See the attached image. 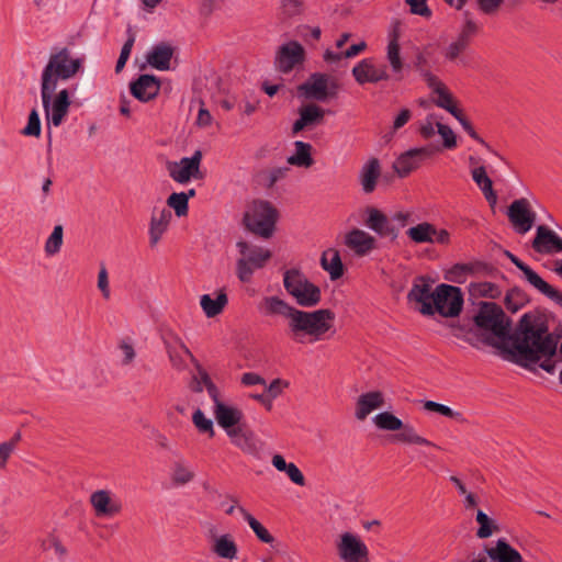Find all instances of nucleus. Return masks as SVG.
I'll use <instances>...</instances> for the list:
<instances>
[{"instance_id": "nucleus-1", "label": "nucleus", "mask_w": 562, "mask_h": 562, "mask_svg": "<svg viewBox=\"0 0 562 562\" xmlns=\"http://www.w3.org/2000/svg\"><path fill=\"white\" fill-rule=\"evenodd\" d=\"M510 340L509 353L516 363L527 368L543 359L540 368L550 374L554 372L551 358L557 353L560 336L549 333L542 316L525 314Z\"/></svg>"}, {"instance_id": "nucleus-2", "label": "nucleus", "mask_w": 562, "mask_h": 562, "mask_svg": "<svg viewBox=\"0 0 562 562\" xmlns=\"http://www.w3.org/2000/svg\"><path fill=\"white\" fill-rule=\"evenodd\" d=\"M257 308L266 317L286 318L290 337L300 344H313L324 339L333 328L335 319L330 310L301 311L278 295L263 296Z\"/></svg>"}, {"instance_id": "nucleus-3", "label": "nucleus", "mask_w": 562, "mask_h": 562, "mask_svg": "<svg viewBox=\"0 0 562 562\" xmlns=\"http://www.w3.org/2000/svg\"><path fill=\"white\" fill-rule=\"evenodd\" d=\"M509 325L501 306L493 302H483L474 316V326L469 329L452 326V334L475 347L480 344L498 346L508 338Z\"/></svg>"}, {"instance_id": "nucleus-4", "label": "nucleus", "mask_w": 562, "mask_h": 562, "mask_svg": "<svg viewBox=\"0 0 562 562\" xmlns=\"http://www.w3.org/2000/svg\"><path fill=\"white\" fill-rule=\"evenodd\" d=\"M81 58H74L67 48L49 56L42 72L41 86L57 88L58 80H68L76 76L82 66Z\"/></svg>"}, {"instance_id": "nucleus-5", "label": "nucleus", "mask_w": 562, "mask_h": 562, "mask_svg": "<svg viewBox=\"0 0 562 562\" xmlns=\"http://www.w3.org/2000/svg\"><path fill=\"white\" fill-rule=\"evenodd\" d=\"M283 286L295 302L304 307H312L321 301V290L297 269H289L283 273Z\"/></svg>"}, {"instance_id": "nucleus-6", "label": "nucleus", "mask_w": 562, "mask_h": 562, "mask_svg": "<svg viewBox=\"0 0 562 562\" xmlns=\"http://www.w3.org/2000/svg\"><path fill=\"white\" fill-rule=\"evenodd\" d=\"M239 258L236 261V274L241 282H249L257 269L265 267L271 258L268 248L239 240L236 244Z\"/></svg>"}, {"instance_id": "nucleus-7", "label": "nucleus", "mask_w": 562, "mask_h": 562, "mask_svg": "<svg viewBox=\"0 0 562 562\" xmlns=\"http://www.w3.org/2000/svg\"><path fill=\"white\" fill-rule=\"evenodd\" d=\"M160 338L162 340L166 353L168 356L171 367L178 371L187 369V360L189 359L200 372L204 370L200 362L192 355L188 346L182 340L181 336L171 327L165 326L161 328Z\"/></svg>"}, {"instance_id": "nucleus-8", "label": "nucleus", "mask_w": 562, "mask_h": 562, "mask_svg": "<svg viewBox=\"0 0 562 562\" xmlns=\"http://www.w3.org/2000/svg\"><path fill=\"white\" fill-rule=\"evenodd\" d=\"M203 381L206 383V391L213 401V415L217 424L225 430L226 435L232 429L238 428V424L243 419V412L236 406L228 405L221 401L220 391L212 382L209 373L205 370H200Z\"/></svg>"}, {"instance_id": "nucleus-9", "label": "nucleus", "mask_w": 562, "mask_h": 562, "mask_svg": "<svg viewBox=\"0 0 562 562\" xmlns=\"http://www.w3.org/2000/svg\"><path fill=\"white\" fill-rule=\"evenodd\" d=\"M278 211L267 201H255L245 214V223L254 234L269 238L272 236Z\"/></svg>"}, {"instance_id": "nucleus-10", "label": "nucleus", "mask_w": 562, "mask_h": 562, "mask_svg": "<svg viewBox=\"0 0 562 562\" xmlns=\"http://www.w3.org/2000/svg\"><path fill=\"white\" fill-rule=\"evenodd\" d=\"M55 87L41 86V98L45 112V119L48 126L58 127L64 122L70 108L69 92L67 89L60 90L55 97Z\"/></svg>"}, {"instance_id": "nucleus-11", "label": "nucleus", "mask_w": 562, "mask_h": 562, "mask_svg": "<svg viewBox=\"0 0 562 562\" xmlns=\"http://www.w3.org/2000/svg\"><path fill=\"white\" fill-rule=\"evenodd\" d=\"M205 539L210 552L217 559L225 562H233L238 559V544L235 537L229 532H221L214 524L206 525Z\"/></svg>"}, {"instance_id": "nucleus-12", "label": "nucleus", "mask_w": 562, "mask_h": 562, "mask_svg": "<svg viewBox=\"0 0 562 562\" xmlns=\"http://www.w3.org/2000/svg\"><path fill=\"white\" fill-rule=\"evenodd\" d=\"M338 82L335 78L321 72H315L302 85L299 86L297 90L301 95L306 99H313L316 101H326L330 98H335L338 92Z\"/></svg>"}, {"instance_id": "nucleus-13", "label": "nucleus", "mask_w": 562, "mask_h": 562, "mask_svg": "<svg viewBox=\"0 0 562 562\" xmlns=\"http://www.w3.org/2000/svg\"><path fill=\"white\" fill-rule=\"evenodd\" d=\"M461 290L449 284H439L435 290L432 306L443 317H456L462 310Z\"/></svg>"}, {"instance_id": "nucleus-14", "label": "nucleus", "mask_w": 562, "mask_h": 562, "mask_svg": "<svg viewBox=\"0 0 562 562\" xmlns=\"http://www.w3.org/2000/svg\"><path fill=\"white\" fill-rule=\"evenodd\" d=\"M401 36V24L400 22H395L387 33L385 46V60L391 71L390 75H392L395 80L402 79L405 68V59L400 44Z\"/></svg>"}, {"instance_id": "nucleus-15", "label": "nucleus", "mask_w": 562, "mask_h": 562, "mask_svg": "<svg viewBox=\"0 0 562 562\" xmlns=\"http://www.w3.org/2000/svg\"><path fill=\"white\" fill-rule=\"evenodd\" d=\"M201 150H195L191 157H183L179 161H169L167 164L168 173L173 181L180 184H186L192 179H201Z\"/></svg>"}, {"instance_id": "nucleus-16", "label": "nucleus", "mask_w": 562, "mask_h": 562, "mask_svg": "<svg viewBox=\"0 0 562 562\" xmlns=\"http://www.w3.org/2000/svg\"><path fill=\"white\" fill-rule=\"evenodd\" d=\"M338 557L342 562H369V549L359 536L344 532L337 542Z\"/></svg>"}, {"instance_id": "nucleus-17", "label": "nucleus", "mask_w": 562, "mask_h": 562, "mask_svg": "<svg viewBox=\"0 0 562 562\" xmlns=\"http://www.w3.org/2000/svg\"><path fill=\"white\" fill-rule=\"evenodd\" d=\"M507 215L516 232L521 235L532 228L537 216L531 209L530 202L525 198L513 201L508 207Z\"/></svg>"}, {"instance_id": "nucleus-18", "label": "nucleus", "mask_w": 562, "mask_h": 562, "mask_svg": "<svg viewBox=\"0 0 562 562\" xmlns=\"http://www.w3.org/2000/svg\"><path fill=\"white\" fill-rule=\"evenodd\" d=\"M507 257L510 261L524 273L525 280L537 289L540 293L548 296L557 304L562 306V292L558 291L553 286H551L548 282H546L536 271H533L529 266L522 262L515 255L507 252Z\"/></svg>"}, {"instance_id": "nucleus-19", "label": "nucleus", "mask_w": 562, "mask_h": 562, "mask_svg": "<svg viewBox=\"0 0 562 562\" xmlns=\"http://www.w3.org/2000/svg\"><path fill=\"white\" fill-rule=\"evenodd\" d=\"M432 281L425 277H418L414 280L413 286L408 292L409 302H415L419 305L418 311L423 315H434L435 307L432 306L435 291L431 290Z\"/></svg>"}, {"instance_id": "nucleus-20", "label": "nucleus", "mask_w": 562, "mask_h": 562, "mask_svg": "<svg viewBox=\"0 0 562 562\" xmlns=\"http://www.w3.org/2000/svg\"><path fill=\"white\" fill-rule=\"evenodd\" d=\"M305 59V49L296 41H290L281 45L276 55V67L279 71L288 74Z\"/></svg>"}, {"instance_id": "nucleus-21", "label": "nucleus", "mask_w": 562, "mask_h": 562, "mask_svg": "<svg viewBox=\"0 0 562 562\" xmlns=\"http://www.w3.org/2000/svg\"><path fill=\"white\" fill-rule=\"evenodd\" d=\"M171 218V211L166 206L155 205L151 209L148 223V244L150 248H156L161 241L169 229Z\"/></svg>"}, {"instance_id": "nucleus-22", "label": "nucleus", "mask_w": 562, "mask_h": 562, "mask_svg": "<svg viewBox=\"0 0 562 562\" xmlns=\"http://www.w3.org/2000/svg\"><path fill=\"white\" fill-rule=\"evenodd\" d=\"M352 76L359 85L376 83L391 78L386 66H376L372 58L360 60L352 68Z\"/></svg>"}, {"instance_id": "nucleus-23", "label": "nucleus", "mask_w": 562, "mask_h": 562, "mask_svg": "<svg viewBox=\"0 0 562 562\" xmlns=\"http://www.w3.org/2000/svg\"><path fill=\"white\" fill-rule=\"evenodd\" d=\"M90 503L98 517H113L122 510L121 502L108 490L93 492Z\"/></svg>"}, {"instance_id": "nucleus-24", "label": "nucleus", "mask_w": 562, "mask_h": 562, "mask_svg": "<svg viewBox=\"0 0 562 562\" xmlns=\"http://www.w3.org/2000/svg\"><path fill=\"white\" fill-rule=\"evenodd\" d=\"M432 153L430 147L409 149L395 160L393 168L400 177H405L416 169L424 159L430 157Z\"/></svg>"}, {"instance_id": "nucleus-25", "label": "nucleus", "mask_w": 562, "mask_h": 562, "mask_svg": "<svg viewBox=\"0 0 562 562\" xmlns=\"http://www.w3.org/2000/svg\"><path fill=\"white\" fill-rule=\"evenodd\" d=\"M532 248L539 254H561L562 238L544 225H539L532 240Z\"/></svg>"}, {"instance_id": "nucleus-26", "label": "nucleus", "mask_w": 562, "mask_h": 562, "mask_svg": "<svg viewBox=\"0 0 562 562\" xmlns=\"http://www.w3.org/2000/svg\"><path fill=\"white\" fill-rule=\"evenodd\" d=\"M366 225L380 237L395 239L398 236V228L392 224V221L375 207H368Z\"/></svg>"}, {"instance_id": "nucleus-27", "label": "nucleus", "mask_w": 562, "mask_h": 562, "mask_svg": "<svg viewBox=\"0 0 562 562\" xmlns=\"http://www.w3.org/2000/svg\"><path fill=\"white\" fill-rule=\"evenodd\" d=\"M132 95L140 102L153 100L160 90L158 79L153 75H140L130 85Z\"/></svg>"}, {"instance_id": "nucleus-28", "label": "nucleus", "mask_w": 562, "mask_h": 562, "mask_svg": "<svg viewBox=\"0 0 562 562\" xmlns=\"http://www.w3.org/2000/svg\"><path fill=\"white\" fill-rule=\"evenodd\" d=\"M324 116L325 111L321 106L314 103L302 105L299 109V119L292 126L293 134H297L305 128H312L322 124Z\"/></svg>"}, {"instance_id": "nucleus-29", "label": "nucleus", "mask_w": 562, "mask_h": 562, "mask_svg": "<svg viewBox=\"0 0 562 562\" xmlns=\"http://www.w3.org/2000/svg\"><path fill=\"white\" fill-rule=\"evenodd\" d=\"M345 244L356 255L366 256L375 248L376 240L369 233L355 228L346 235Z\"/></svg>"}, {"instance_id": "nucleus-30", "label": "nucleus", "mask_w": 562, "mask_h": 562, "mask_svg": "<svg viewBox=\"0 0 562 562\" xmlns=\"http://www.w3.org/2000/svg\"><path fill=\"white\" fill-rule=\"evenodd\" d=\"M484 551L493 562H524L522 555L505 538L497 539Z\"/></svg>"}, {"instance_id": "nucleus-31", "label": "nucleus", "mask_w": 562, "mask_h": 562, "mask_svg": "<svg viewBox=\"0 0 562 562\" xmlns=\"http://www.w3.org/2000/svg\"><path fill=\"white\" fill-rule=\"evenodd\" d=\"M233 445L246 453H257L260 446L256 435L250 430H245L241 427L228 431Z\"/></svg>"}, {"instance_id": "nucleus-32", "label": "nucleus", "mask_w": 562, "mask_h": 562, "mask_svg": "<svg viewBox=\"0 0 562 562\" xmlns=\"http://www.w3.org/2000/svg\"><path fill=\"white\" fill-rule=\"evenodd\" d=\"M383 395L381 392H368L359 396L357 401L356 417L359 420L367 418L373 411L383 406Z\"/></svg>"}, {"instance_id": "nucleus-33", "label": "nucleus", "mask_w": 562, "mask_h": 562, "mask_svg": "<svg viewBox=\"0 0 562 562\" xmlns=\"http://www.w3.org/2000/svg\"><path fill=\"white\" fill-rule=\"evenodd\" d=\"M228 303V297L225 290L215 292L213 297L211 294H203L200 297V305L206 317H215L223 312Z\"/></svg>"}, {"instance_id": "nucleus-34", "label": "nucleus", "mask_w": 562, "mask_h": 562, "mask_svg": "<svg viewBox=\"0 0 562 562\" xmlns=\"http://www.w3.org/2000/svg\"><path fill=\"white\" fill-rule=\"evenodd\" d=\"M427 87L432 91V93L437 95V98L434 100L437 106L448 111L454 117L460 113V110L456 106L453 95L439 78L436 79L435 86Z\"/></svg>"}, {"instance_id": "nucleus-35", "label": "nucleus", "mask_w": 562, "mask_h": 562, "mask_svg": "<svg viewBox=\"0 0 562 562\" xmlns=\"http://www.w3.org/2000/svg\"><path fill=\"white\" fill-rule=\"evenodd\" d=\"M471 176L476 186L481 189L484 198L491 205L497 202V195L493 190V182L486 173L484 166H476L471 169Z\"/></svg>"}, {"instance_id": "nucleus-36", "label": "nucleus", "mask_w": 562, "mask_h": 562, "mask_svg": "<svg viewBox=\"0 0 562 562\" xmlns=\"http://www.w3.org/2000/svg\"><path fill=\"white\" fill-rule=\"evenodd\" d=\"M171 57V47L165 44H160L153 47L151 50L147 54V63L158 70H168L170 67Z\"/></svg>"}, {"instance_id": "nucleus-37", "label": "nucleus", "mask_w": 562, "mask_h": 562, "mask_svg": "<svg viewBox=\"0 0 562 562\" xmlns=\"http://www.w3.org/2000/svg\"><path fill=\"white\" fill-rule=\"evenodd\" d=\"M321 265L329 273L331 280H337L342 276L344 266L338 250L334 248L325 250L321 258Z\"/></svg>"}, {"instance_id": "nucleus-38", "label": "nucleus", "mask_w": 562, "mask_h": 562, "mask_svg": "<svg viewBox=\"0 0 562 562\" xmlns=\"http://www.w3.org/2000/svg\"><path fill=\"white\" fill-rule=\"evenodd\" d=\"M380 162L376 158H371L361 169L360 181L362 190L366 193H371L376 186L380 177Z\"/></svg>"}, {"instance_id": "nucleus-39", "label": "nucleus", "mask_w": 562, "mask_h": 562, "mask_svg": "<svg viewBox=\"0 0 562 562\" xmlns=\"http://www.w3.org/2000/svg\"><path fill=\"white\" fill-rule=\"evenodd\" d=\"M295 153L288 157L289 165L308 168L313 165L312 146L308 143L296 140L294 143Z\"/></svg>"}, {"instance_id": "nucleus-40", "label": "nucleus", "mask_w": 562, "mask_h": 562, "mask_svg": "<svg viewBox=\"0 0 562 562\" xmlns=\"http://www.w3.org/2000/svg\"><path fill=\"white\" fill-rule=\"evenodd\" d=\"M238 514L249 525L256 537L263 543L272 544L274 538L268 531V529L258 521L245 507H238Z\"/></svg>"}, {"instance_id": "nucleus-41", "label": "nucleus", "mask_w": 562, "mask_h": 562, "mask_svg": "<svg viewBox=\"0 0 562 562\" xmlns=\"http://www.w3.org/2000/svg\"><path fill=\"white\" fill-rule=\"evenodd\" d=\"M406 235L416 244H434L435 225L423 222L407 229Z\"/></svg>"}, {"instance_id": "nucleus-42", "label": "nucleus", "mask_w": 562, "mask_h": 562, "mask_svg": "<svg viewBox=\"0 0 562 562\" xmlns=\"http://www.w3.org/2000/svg\"><path fill=\"white\" fill-rule=\"evenodd\" d=\"M194 477V472L188 461L179 458L173 461L171 465V480L176 485H184L191 482Z\"/></svg>"}, {"instance_id": "nucleus-43", "label": "nucleus", "mask_w": 562, "mask_h": 562, "mask_svg": "<svg viewBox=\"0 0 562 562\" xmlns=\"http://www.w3.org/2000/svg\"><path fill=\"white\" fill-rule=\"evenodd\" d=\"M475 521L479 525L476 530V537L479 539H487L494 533L498 532L501 529L497 521L485 514L483 510L476 512Z\"/></svg>"}, {"instance_id": "nucleus-44", "label": "nucleus", "mask_w": 562, "mask_h": 562, "mask_svg": "<svg viewBox=\"0 0 562 562\" xmlns=\"http://www.w3.org/2000/svg\"><path fill=\"white\" fill-rule=\"evenodd\" d=\"M414 68L427 86H435L438 77L428 68V56L425 52L415 55Z\"/></svg>"}, {"instance_id": "nucleus-45", "label": "nucleus", "mask_w": 562, "mask_h": 562, "mask_svg": "<svg viewBox=\"0 0 562 562\" xmlns=\"http://www.w3.org/2000/svg\"><path fill=\"white\" fill-rule=\"evenodd\" d=\"M402 430L400 434L395 436V440L408 445H420V446H428V447H435V445L429 441L428 439L419 436L415 428L411 425H404L400 429Z\"/></svg>"}, {"instance_id": "nucleus-46", "label": "nucleus", "mask_w": 562, "mask_h": 562, "mask_svg": "<svg viewBox=\"0 0 562 562\" xmlns=\"http://www.w3.org/2000/svg\"><path fill=\"white\" fill-rule=\"evenodd\" d=\"M469 290L473 296L497 299L502 294L501 289L492 282H472Z\"/></svg>"}, {"instance_id": "nucleus-47", "label": "nucleus", "mask_w": 562, "mask_h": 562, "mask_svg": "<svg viewBox=\"0 0 562 562\" xmlns=\"http://www.w3.org/2000/svg\"><path fill=\"white\" fill-rule=\"evenodd\" d=\"M374 425L382 430H400L403 422L390 412H383L373 417Z\"/></svg>"}, {"instance_id": "nucleus-48", "label": "nucleus", "mask_w": 562, "mask_h": 562, "mask_svg": "<svg viewBox=\"0 0 562 562\" xmlns=\"http://www.w3.org/2000/svg\"><path fill=\"white\" fill-rule=\"evenodd\" d=\"M167 209H172L178 217L186 216L189 210L188 195L184 192L171 193L167 199Z\"/></svg>"}, {"instance_id": "nucleus-49", "label": "nucleus", "mask_w": 562, "mask_h": 562, "mask_svg": "<svg viewBox=\"0 0 562 562\" xmlns=\"http://www.w3.org/2000/svg\"><path fill=\"white\" fill-rule=\"evenodd\" d=\"M441 123V117L436 113H429L419 123V133L423 138L430 139L437 133V128Z\"/></svg>"}, {"instance_id": "nucleus-50", "label": "nucleus", "mask_w": 562, "mask_h": 562, "mask_svg": "<svg viewBox=\"0 0 562 562\" xmlns=\"http://www.w3.org/2000/svg\"><path fill=\"white\" fill-rule=\"evenodd\" d=\"M64 228L61 225H56L45 243V252L47 256L58 254L63 246Z\"/></svg>"}, {"instance_id": "nucleus-51", "label": "nucleus", "mask_w": 562, "mask_h": 562, "mask_svg": "<svg viewBox=\"0 0 562 562\" xmlns=\"http://www.w3.org/2000/svg\"><path fill=\"white\" fill-rule=\"evenodd\" d=\"M424 408L427 412H435L446 417L456 419L458 422H464L463 415L460 412H456L451 409L449 406L434 401H426L424 403Z\"/></svg>"}, {"instance_id": "nucleus-52", "label": "nucleus", "mask_w": 562, "mask_h": 562, "mask_svg": "<svg viewBox=\"0 0 562 562\" xmlns=\"http://www.w3.org/2000/svg\"><path fill=\"white\" fill-rule=\"evenodd\" d=\"M469 44L459 40L458 37L452 41L443 50V56L448 61H459L465 65L463 59H460L461 54L468 48Z\"/></svg>"}, {"instance_id": "nucleus-53", "label": "nucleus", "mask_w": 562, "mask_h": 562, "mask_svg": "<svg viewBox=\"0 0 562 562\" xmlns=\"http://www.w3.org/2000/svg\"><path fill=\"white\" fill-rule=\"evenodd\" d=\"M192 422L200 432L207 434L210 437L214 436L213 420L207 418L200 408L194 411Z\"/></svg>"}, {"instance_id": "nucleus-54", "label": "nucleus", "mask_w": 562, "mask_h": 562, "mask_svg": "<svg viewBox=\"0 0 562 562\" xmlns=\"http://www.w3.org/2000/svg\"><path fill=\"white\" fill-rule=\"evenodd\" d=\"M479 30L477 24L471 18L469 12L464 13V19L458 38L470 44L471 37L476 34Z\"/></svg>"}, {"instance_id": "nucleus-55", "label": "nucleus", "mask_w": 562, "mask_h": 562, "mask_svg": "<svg viewBox=\"0 0 562 562\" xmlns=\"http://www.w3.org/2000/svg\"><path fill=\"white\" fill-rule=\"evenodd\" d=\"M289 171L286 167L272 168L261 175V182L265 187L271 188L279 180L283 179Z\"/></svg>"}, {"instance_id": "nucleus-56", "label": "nucleus", "mask_w": 562, "mask_h": 562, "mask_svg": "<svg viewBox=\"0 0 562 562\" xmlns=\"http://www.w3.org/2000/svg\"><path fill=\"white\" fill-rule=\"evenodd\" d=\"M22 134L34 137H38L41 135V120L38 112L35 109L31 111L27 124L23 128Z\"/></svg>"}, {"instance_id": "nucleus-57", "label": "nucleus", "mask_w": 562, "mask_h": 562, "mask_svg": "<svg viewBox=\"0 0 562 562\" xmlns=\"http://www.w3.org/2000/svg\"><path fill=\"white\" fill-rule=\"evenodd\" d=\"M471 272V266L458 263L449 270L448 279L456 283H463L465 282L468 274H470Z\"/></svg>"}, {"instance_id": "nucleus-58", "label": "nucleus", "mask_w": 562, "mask_h": 562, "mask_svg": "<svg viewBox=\"0 0 562 562\" xmlns=\"http://www.w3.org/2000/svg\"><path fill=\"white\" fill-rule=\"evenodd\" d=\"M456 119L458 120V122L461 124V126L463 127V130L470 135V137H472L474 140L479 142L480 144H482L484 147H486L487 150H490L491 153H493L494 155L498 156L491 147L490 145L483 139L481 138L477 133L474 131V128L472 127L471 123L461 114V112L456 116Z\"/></svg>"}, {"instance_id": "nucleus-59", "label": "nucleus", "mask_w": 562, "mask_h": 562, "mask_svg": "<svg viewBox=\"0 0 562 562\" xmlns=\"http://www.w3.org/2000/svg\"><path fill=\"white\" fill-rule=\"evenodd\" d=\"M98 289L102 293V296L105 300H109L111 296V290H110V282H109V274L105 266L102 263L100 266L99 272H98Z\"/></svg>"}, {"instance_id": "nucleus-60", "label": "nucleus", "mask_w": 562, "mask_h": 562, "mask_svg": "<svg viewBox=\"0 0 562 562\" xmlns=\"http://www.w3.org/2000/svg\"><path fill=\"white\" fill-rule=\"evenodd\" d=\"M134 42H135V36L132 34V35H130L127 41L124 43V45L121 49L120 57L116 61V66H115L116 72H120L124 68L126 61L130 58Z\"/></svg>"}, {"instance_id": "nucleus-61", "label": "nucleus", "mask_w": 562, "mask_h": 562, "mask_svg": "<svg viewBox=\"0 0 562 562\" xmlns=\"http://www.w3.org/2000/svg\"><path fill=\"white\" fill-rule=\"evenodd\" d=\"M405 2L409 5V11L412 14L420 15L424 18H429L431 15V10L427 5V0H405Z\"/></svg>"}, {"instance_id": "nucleus-62", "label": "nucleus", "mask_w": 562, "mask_h": 562, "mask_svg": "<svg viewBox=\"0 0 562 562\" xmlns=\"http://www.w3.org/2000/svg\"><path fill=\"white\" fill-rule=\"evenodd\" d=\"M437 134H439L443 140V146L448 149H451L457 146V139L453 131L442 122L437 128Z\"/></svg>"}, {"instance_id": "nucleus-63", "label": "nucleus", "mask_w": 562, "mask_h": 562, "mask_svg": "<svg viewBox=\"0 0 562 562\" xmlns=\"http://www.w3.org/2000/svg\"><path fill=\"white\" fill-rule=\"evenodd\" d=\"M119 349L121 351V363L123 366L131 364L136 357V352L132 344H130L127 340H122L119 345Z\"/></svg>"}, {"instance_id": "nucleus-64", "label": "nucleus", "mask_w": 562, "mask_h": 562, "mask_svg": "<svg viewBox=\"0 0 562 562\" xmlns=\"http://www.w3.org/2000/svg\"><path fill=\"white\" fill-rule=\"evenodd\" d=\"M284 473L289 476V479L296 485L304 486L305 485V477L301 470L294 464L289 463L288 468L285 469Z\"/></svg>"}]
</instances>
